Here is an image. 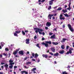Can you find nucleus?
I'll use <instances>...</instances> for the list:
<instances>
[{"instance_id": "ddd939ff", "label": "nucleus", "mask_w": 74, "mask_h": 74, "mask_svg": "<svg viewBox=\"0 0 74 74\" xmlns=\"http://www.w3.org/2000/svg\"><path fill=\"white\" fill-rule=\"evenodd\" d=\"M59 53L60 54H63L64 53V50H62L59 51Z\"/></svg>"}, {"instance_id": "a18cd8bd", "label": "nucleus", "mask_w": 74, "mask_h": 74, "mask_svg": "<svg viewBox=\"0 0 74 74\" xmlns=\"http://www.w3.org/2000/svg\"><path fill=\"white\" fill-rule=\"evenodd\" d=\"M71 1H70L69 2V6H70V5H71Z\"/></svg>"}, {"instance_id": "37998d69", "label": "nucleus", "mask_w": 74, "mask_h": 74, "mask_svg": "<svg viewBox=\"0 0 74 74\" xmlns=\"http://www.w3.org/2000/svg\"><path fill=\"white\" fill-rule=\"evenodd\" d=\"M49 54H51V56L54 55L53 53H52L49 52Z\"/></svg>"}, {"instance_id": "c9c22d12", "label": "nucleus", "mask_w": 74, "mask_h": 74, "mask_svg": "<svg viewBox=\"0 0 74 74\" xmlns=\"http://www.w3.org/2000/svg\"><path fill=\"white\" fill-rule=\"evenodd\" d=\"M51 8V6H50L48 8V10H50Z\"/></svg>"}, {"instance_id": "a19ab883", "label": "nucleus", "mask_w": 74, "mask_h": 74, "mask_svg": "<svg viewBox=\"0 0 74 74\" xmlns=\"http://www.w3.org/2000/svg\"><path fill=\"white\" fill-rule=\"evenodd\" d=\"M63 28H64L65 27V24H64L62 26Z\"/></svg>"}, {"instance_id": "5701e85b", "label": "nucleus", "mask_w": 74, "mask_h": 74, "mask_svg": "<svg viewBox=\"0 0 74 74\" xmlns=\"http://www.w3.org/2000/svg\"><path fill=\"white\" fill-rule=\"evenodd\" d=\"M35 58H37V57L38 56V55L37 53H35Z\"/></svg>"}, {"instance_id": "c85d7f7f", "label": "nucleus", "mask_w": 74, "mask_h": 74, "mask_svg": "<svg viewBox=\"0 0 74 74\" xmlns=\"http://www.w3.org/2000/svg\"><path fill=\"white\" fill-rule=\"evenodd\" d=\"M31 62H26V65H28L29 64H31Z\"/></svg>"}, {"instance_id": "a211bd4d", "label": "nucleus", "mask_w": 74, "mask_h": 74, "mask_svg": "<svg viewBox=\"0 0 74 74\" xmlns=\"http://www.w3.org/2000/svg\"><path fill=\"white\" fill-rule=\"evenodd\" d=\"M45 43H46L47 44H49L51 45V44H52V42H51V41H47L45 42Z\"/></svg>"}, {"instance_id": "f03ea898", "label": "nucleus", "mask_w": 74, "mask_h": 74, "mask_svg": "<svg viewBox=\"0 0 74 74\" xmlns=\"http://www.w3.org/2000/svg\"><path fill=\"white\" fill-rule=\"evenodd\" d=\"M4 66L5 67V70L8 71V65L7 64H5L4 65Z\"/></svg>"}, {"instance_id": "2f4dec72", "label": "nucleus", "mask_w": 74, "mask_h": 74, "mask_svg": "<svg viewBox=\"0 0 74 74\" xmlns=\"http://www.w3.org/2000/svg\"><path fill=\"white\" fill-rule=\"evenodd\" d=\"M69 8H67V10H70L71 9V7H70V6H69Z\"/></svg>"}, {"instance_id": "338daca9", "label": "nucleus", "mask_w": 74, "mask_h": 74, "mask_svg": "<svg viewBox=\"0 0 74 74\" xmlns=\"http://www.w3.org/2000/svg\"><path fill=\"white\" fill-rule=\"evenodd\" d=\"M42 34L43 36H44L45 35V33L44 32H42Z\"/></svg>"}, {"instance_id": "c756f323", "label": "nucleus", "mask_w": 74, "mask_h": 74, "mask_svg": "<svg viewBox=\"0 0 74 74\" xmlns=\"http://www.w3.org/2000/svg\"><path fill=\"white\" fill-rule=\"evenodd\" d=\"M14 36H16V37H18V35L16 34V33H14Z\"/></svg>"}, {"instance_id": "f257e3e1", "label": "nucleus", "mask_w": 74, "mask_h": 74, "mask_svg": "<svg viewBox=\"0 0 74 74\" xmlns=\"http://www.w3.org/2000/svg\"><path fill=\"white\" fill-rule=\"evenodd\" d=\"M34 29L36 30L35 32L36 33H37L40 32H40H42V31L43 30L42 29H40L37 28H35Z\"/></svg>"}, {"instance_id": "dca6fc26", "label": "nucleus", "mask_w": 74, "mask_h": 74, "mask_svg": "<svg viewBox=\"0 0 74 74\" xmlns=\"http://www.w3.org/2000/svg\"><path fill=\"white\" fill-rule=\"evenodd\" d=\"M42 56L43 57H44L45 58H48V55L47 54H43Z\"/></svg>"}, {"instance_id": "864d4df0", "label": "nucleus", "mask_w": 74, "mask_h": 74, "mask_svg": "<svg viewBox=\"0 0 74 74\" xmlns=\"http://www.w3.org/2000/svg\"><path fill=\"white\" fill-rule=\"evenodd\" d=\"M3 55H4V56H7V54H5V53H3Z\"/></svg>"}, {"instance_id": "72a5a7b5", "label": "nucleus", "mask_w": 74, "mask_h": 74, "mask_svg": "<svg viewBox=\"0 0 74 74\" xmlns=\"http://www.w3.org/2000/svg\"><path fill=\"white\" fill-rule=\"evenodd\" d=\"M22 34H23V36H25V32H24V31H22Z\"/></svg>"}, {"instance_id": "39448f33", "label": "nucleus", "mask_w": 74, "mask_h": 74, "mask_svg": "<svg viewBox=\"0 0 74 74\" xmlns=\"http://www.w3.org/2000/svg\"><path fill=\"white\" fill-rule=\"evenodd\" d=\"M62 17L63 15L61 14L60 16V19L61 20H64V19H65V18L64 17Z\"/></svg>"}, {"instance_id": "b1692460", "label": "nucleus", "mask_w": 74, "mask_h": 74, "mask_svg": "<svg viewBox=\"0 0 74 74\" xmlns=\"http://www.w3.org/2000/svg\"><path fill=\"white\" fill-rule=\"evenodd\" d=\"M68 26L69 29H70L71 28V26L70 24H68Z\"/></svg>"}, {"instance_id": "bb28decb", "label": "nucleus", "mask_w": 74, "mask_h": 74, "mask_svg": "<svg viewBox=\"0 0 74 74\" xmlns=\"http://www.w3.org/2000/svg\"><path fill=\"white\" fill-rule=\"evenodd\" d=\"M62 8L59 7L57 9V10L58 11H60L61 10H62Z\"/></svg>"}, {"instance_id": "49530a36", "label": "nucleus", "mask_w": 74, "mask_h": 74, "mask_svg": "<svg viewBox=\"0 0 74 74\" xmlns=\"http://www.w3.org/2000/svg\"><path fill=\"white\" fill-rule=\"evenodd\" d=\"M69 46H66V49H69Z\"/></svg>"}, {"instance_id": "774afa93", "label": "nucleus", "mask_w": 74, "mask_h": 74, "mask_svg": "<svg viewBox=\"0 0 74 74\" xmlns=\"http://www.w3.org/2000/svg\"><path fill=\"white\" fill-rule=\"evenodd\" d=\"M32 61H36V60H35V59H32Z\"/></svg>"}, {"instance_id": "7c9ffc66", "label": "nucleus", "mask_w": 74, "mask_h": 74, "mask_svg": "<svg viewBox=\"0 0 74 74\" xmlns=\"http://www.w3.org/2000/svg\"><path fill=\"white\" fill-rule=\"evenodd\" d=\"M64 15L65 16H67V17H69V16L67 14H64Z\"/></svg>"}, {"instance_id": "20e7f679", "label": "nucleus", "mask_w": 74, "mask_h": 74, "mask_svg": "<svg viewBox=\"0 0 74 74\" xmlns=\"http://www.w3.org/2000/svg\"><path fill=\"white\" fill-rule=\"evenodd\" d=\"M9 63H10L9 64L10 65H12V64H15L14 62H13V60H10L9 61Z\"/></svg>"}, {"instance_id": "4be33fe9", "label": "nucleus", "mask_w": 74, "mask_h": 74, "mask_svg": "<svg viewBox=\"0 0 74 74\" xmlns=\"http://www.w3.org/2000/svg\"><path fill=\"white\" fill-rule=\"evenodd\" d=\"M21 32V31H15V33H17V34H19V33H20Z\"/></svg>"}, {"instance_id": "7ed1b4c3", "label": "nucleus", "mask_w": 74, "mask_h": 74, "mask_svg": "<svg viewBox=\"0 0 74 74\" xmlns=\"http://www.w3.org/2000/svg\"><path fill=\"white\" fill-rule=\"evenodd\" d=\"M53 16V15L52 14H49L48 16V19H51L52 16Z\"/></svg>"}, {"instance_id": "6ab92c4d", "label": "nucleus", "mask_w": 74, "mask_h": 74, "mask_svg": "<svg viewBox=\"0 0 74 74\" xmlns=\"http://www.w3.org/2000/svg\"><path fill=\"white\" fill-rule=\"evenodd\" d=\"M59 56V53H56L54 54V56Z\"/></svg>"}, {"instance_id": "79ce46f5", "label": "nucleus", "mask_w": 74, "mask_h": 74, "mask_svg": "<svg viewBox=\"0 0 74 74\" xmlns=\"http://www.w3.org/2000/svg\"><path fill=\"white\" fill-rule=\"evenodd\" d=\"M36 46H37V47H38V48H40V47L39 46V44H37L36 45Z\"/></svg>"}, {"instance_id": "ea45409f", "label": "nucleus", "mask_w": 74, "mask_h": 74, "mask_svg": "<svg viewBox=\"0 0 74 74\" xmlns=\"http://www.w3.org/2000/svg\"><path fill=\"white\" fill-rule=\"evenodd\" d=\"M5 50L6 51H8L9 50L8 48H6L5 49Z\"/></svg>"}, {"instance_id": "1a4fd4ad", "label": "nucleus", "mask_w": 74, "mask_h": 74, "mask_svg": "<svg viewBox=\"0 0 74 74\" xmlns=\"http://www.w3.org/2000/svg\"><path fill=\"white\" fill-rule=\"evenodd\" d=\"M19 51V49H16L15 51H14L13 53V55H15L17 54V52Z\"/></svg>"}, {"instance_id": "8fccbe9b", "label": "nucleus", "mask_w": 74, "mask_h": 74, "mask_svg": "<svg viewBox=\"0 0 74 74\" xmlns=\"http://www.w3.org/2000/svg\"><path fill=\"white\" fill-rule=\"evenodd\" d=\"M45 1V0H42V1H41V2L42 3H43V2H44Z\"/></svg>"}, {"instance_id": "6e6d98bb", "label": "nucleus", "mask_w": 74, "mask_h": 74, "mask_svg": "<svg viewBox=\"0 0 74 74\" xmlns=\"http://www.w3.org/2000/svg\"><path fill=\"white\" fill-rule=\"evenodd\" d=\"M52 15H53V16H56V15H57V14H52Z\"/></svg>"}, {"instance_id": "680f3d73", "label": "nucleus", "mask_w": 74, "mask_h": 74, "mask_svg": "<svg viewBox=\"0 0 74 74\" xmlns=\"http://www.w3.org/2000/svg\"><path fill=\"white\" fill-rule=\"evenodd\" d=\"M39 34H42V33H41V32L40 31L39 32Z\"/></svg>"}, {"instance_id": "5fc2aeb1", "label": "nucleus", "mask_w": 74, "mask_h": 74, "mask_svg": "<svg viewBox=\"0 0 74 74\" xmlns=\"http://www.w3.org/2000/svg\"><path fill=\"white\" fill-rule=\"evenodd\" d=\"M2 57H3V55L0 54V58H2Z\"/></svg>"}, {"instance_id": "c03bdc74", "label": "nucleus", "mask_w": 74, "mask_h": 74, "mask_svg": "<svg viewBox=\"0 0 74 74\" xmlns=\"http://www.w3.org/2000/svg\"><path fill=\"white\" fill-rule=\"evenodd\" d=\"M49 36H51V35H52V34H53L51 32H50L49 33Z\"/></svg>"}, {"instance_id": "a878e982", "label": "nucleus", "mask_w": 74, "mask_h": 74, "mask_svg": "<svg viewBox=\"0 0 74 74\" xmlns=\"http://www.w3.org/2000/svg\"><path fill=\"white\" fill-rule=\"evenodd\" d=\"M36 69H37L36 68H34L32 69L31 71H34Z\"/></svg>"}, {"instance_id": "cd10ccee", "label": "nucleus", "mask_w": 74, "mask_h": 74, "mask_svg": "<svg viewBox=\"0 0 74 74\" xmlns=\"http://www.w3.org/2000/svg\"><path fill=\"white\" fill-rule=\"evenodd\" d=\"M61 47L62 49H64V45H62Z\"/></svg>"}, {"instance_id": "4d7b16f0", "label": "nucleus", "mask_w": 74, "mask_h": 74, "mask_svg": "<svg viewBox=\"0 0 74 74\" xmlns=\"http://www.w3.org/2000/svg\"><path fill=\"white\" fill-rule=\"evenodd\" d=\"M16 68H17V66H14V68L16 69Z\"/></svg>"}, {"instance_id": "bf43d9fd", "label": "nucleus", "mask_w": 74, "mask_h": 74, "mask_svg": "<svg viewBox=\"0 0 74 74\" xmlns=\"http://www.w3.org/2000/svg\"><path fill=\"white\" fill-rule=\"evenodd\" d=\"M73 47H74V42H73L72 43Z\"/></svg>"}, {"instance_id": "de8ad7c7", "label": "nucleus", "mask_w": 74, "mask_h": 74, "mask_svg": "<svg viewBox=\"0 0 74 74\" xmlns=\"http://www.w3.org/2000/svg\"><path fill=\"white\" fill-rule=\"evenodd\" d=\"M35 54L34 53H32V55L33 57H34V55Z\"/></svg>"}, {"instance_id": "f3484780", "label": "nucleus", "mask_w": 74, "mask_h": 74, "mask_svg": "<svg viewBox=\"0 0 74 74\" xmlns=\"http://www.w3.org/2000/svg\"><path fill=\"white\" fill-rule=\"evenodd\" d=\"M51 39L52 38H55V35L53 34V36H51L50 37Z\"/></svg>"}, {"instance_id": "473e14b6", "label": "nucleus", "mask_w": 74, "mask_h": 74, "mask_svg": "<svg viewBox=\"0 0 74 74\" xmlns=\"http://www.w3.org/2000/svg\"><path fill=\"white\" fill-rule=\"evenodd\" d=\"M12 67H13V66L12 65H10L9 66L10 69H12Z\"/></svg>"}, {"instance_id": "603ef678", "label": "nucleus", "mask_w": 74, "mask_h": 74, "mask_svg": "<svg viewBox=\"0 0 74 74\" xmlns=\"http://www.w3.org/2000/svg\"><path fill=\"white\" fill-rule=\"evenodd\" d=\"M45 29H46V30H47V29H48V27H45Z\"/></svg>"}, {"instance_id": "3c124183", "label": "nucleus", "mask_w": 74, "mask_h": 74, "mask_svg": "<svg viewBox=\"0 0 74 74\" xmlns=\"http://www.w3.org/2000/svg\"><path fill=\"white\" fill-rule=\"evenodd\" d=\"M45 40V38H42V41H43Z\"/></svg>"}, {"instance_id": "e433bc0d", "label": "nucleus", "mask_w": 74, "mask_h": 74, "mask_svg": "<svg viewBox=\"0 0 74 74\" xmlns=\"http://www.w3.org/2000/svg\"><path fill=\"white\" fill-rule=\"evenodd\" d=\"M29 57H25L24 59V60H27V58H29Z\"/></svg>"}, {"instance_id": "393cba45", "label": "nucleus", "mask_w": 74, "mask_h": 74, "mask_svg": "<svg viewBox=\"0 0 74 74\" xmlns=\"http://www.w3.org/2000/svg\"><path fill=\"white\" fill-rule=\"evenodd\" d=\"M62 74H68V72H66V71H62Z\"/></svg>"}, {"instance_id": "052dcab7", "label": "nucleus", "mask_w": 74, "mask_h": 74, "mask_svg": "<svg viewBox=\"0 0 74 74\" xmlns=\"http://www.w3.org/2000/svg\"><path fill=\"white\" fill-rule=\"evenodd\" d=\"M25 33H27V32H29V31L28 30H25Z\"/></svg>"}, {"instance_id": "09e8293b", "label": "nucleus", "mask_w": 74, "mask_h": 74, "mask_svg": "<svg viewBox=\"0 0 74 74\" xmlns=\"http://www.w3.org/2000/svg\"><path fill=\"white\" fill-rule=\"evenodd\" d=\"M34 39H36V38H37V36H34Z\"/></svg>"}, {"instance_id": "4c0bfd02", "label": "nucleus", "mask_w": 74, "mask_h": 74, "mask_svg": "<svg viewBox=\"0 0 74 74\" xmlns=\"http://www.w3.org/2000/svg\"><path fill=\"white\" fill-rule=\"evenodd\" d=\"M57 28H55L54 29H53V31H56V32H57Z\"/></svg>"}, {"instance_id": "412c9836", "label": "nucleus", "mask_w": 74, "mask_h": 74, "mask_svg": "<svg viewBox=\"0 0 74 74\" xmlns=\"http://www.w3.org/2000/svg\"><path fill=\"white\" fill-rule=\"evenodd\" d=\"M62 11L63 12H64V13H66V12H67V10H62Z\"/></svg>"}, {"instance_id": "2eb2a0df", "label": "nucleus", "mask_w": 74, "mask_h": 74, "mask_svg": "<svg viewBox=\"0 0 74 74\" xmlns=\"http://www.w3.org/2000/svg\"><path fill=\"white\" fill-rule=\"evenodd\" d=\"M52 44L53 45H58L59 44V43L58 42H52Z\"/></svg>"}, {"instance_id": "f704fd0d", "label": "nucleus", "mask_w": 74, "mask_h": 74, "mask_svg": "<svg viewBox=\"0 0 74 74\" xmlns=\"http://www.w3.org/2000/svg\"><path fill=\"white\" fill-rule=\"evenodd\" d=\"M69 29L70 31H71V32H73V29L71 28Z\"/></svg>"}, {"instance_id": "58836bf2", "label": "nucleus", "mask_w": 74, "mask_h": 74, "mask_svg": "<svg viewBox=\"0 0 74 74\" xmlns=\"http://www.w3.org/2000/svg\"><path fill=\"white\" fill-rule=\"evenodd\" d=\"M23 73H25V74H28V72L25 71H24L23 72Z\"/></svg>"}, {"instance_id": "9b49d317", "label": "nucleus", "mask_w": 74, "mask_h": 74, "mask_svg": "<svg viewBox=\"0 0 74 74\" xmlns=\"http://www.w3.org/2000/svg\"><path fill=\"white\" fill-rule=\"evenodd\" d=\"M18 53L20 55H23V54H24V53H23V51H19Z\"/></svg>"}, {"instance_id": "0e129e2a", "label": "nucleus", "mask_w": 74, "mask_h": 74, "mask_svg": "<svg viewBox=\"0 0 74 74\" xmlns=\"http://www.w3.org/2000/svg\"><path fill=\"white\" fill-rule=\"evenodd\" d=\"M5 63H1V64H2V65H3V64H4Z\"/></svg>"}, {"instance_id": "13d9d810", "label": "nucleus", "mask_w": 74, "mask_h": 74, "mask_svg": "<svg viewBox=\"0 0 74 74\" xmlns=\"http://www.w3.org/2000/svg\"><path fill=\"white\" fill-rule=\"evenodd\" d=\"M52 18L53 20V19H55V16H53Z\"/></svg>"}, {"instance_id": "69168bd1", "label": "nucleus", "mask_w": 74, "mask_h": 74, "mask_svg": "<svg viewBox=\"0 0 74 74\" xmlns=\"http://www.w3.org/2000/svg\"><path fill=\"white\" fill-rule=\"evenodd\" d=\"M0 74H3V72H0Z\"/></svg>"}, {"instance_id": "423d86ee", "label": "nucleus", "mask_w": 74, "mask_h": 74, "mask_svg": "<svg viewBox=\"0 0 74 74\" xmlns=\"http://www.w3.org/2000/svg\"><path fill=\"white\" fill-rule=\"evenodd\" d=\"M42 45H45V47H47V48L49 47V45H48L47 43H45L44 42H42Z\"/></svg>"}, {"instance_id": "0eeeda50", "label": "nucleus", "mask_w": 74, "mask_h": 74, "mask_svg": "<svg viewBox=\"0 0 74 74\" xmlns=\"http://www.w3.org/2000/svg\"><path fill=\"white\" fill-rule=\"evenodd\" d=\"M69 53H70V54H71V53H72V51H71V49H69V51H67L66 53V55H69Z\"/></svg>"}, {"instance_id": "9d476101", "label": "nucleus", "mask_w": 74, "mask_h": 74, "mask_svg": "<svg viewBox=\"0 0 74 74\" xmlns=\"http://www.w3.org/2000/svg\"><path fill=\"white\" fill-rule=\"evenodd\" d=\"M46 26H47V27H49V26H50L51 25V23L47 22L46 24Z\"/></svg>"}, {"instance_id": "4468645a", "label": "nucleus", "mask_w": 74, "mask_h": 74, "mask_svg": "<svg viewBox=\"0 0 74 74\" xmlns=\"http://www.w3.org/2000/svg\"><path fill=\"white\" fill-rule=\"evenodd\" d=\"M62 40H62L61 41V42H64L66 40H67V39L63 38H62Z\"/></svg>"}, {"instance_id": "f8f14e48", "label": "nucleus", "mask_w": 74, "mask_h": 74, "mask_svg": "<svg viewBox=\"0 0 74 74\" xmlns=\"http://www.w3.org/2000/svg\"><path fill=\"white\" fill-rule=\"evenodd\" d=\"M51 49L52 51L53 52H55V47H53L51 48Z\"/></svg>"}, {"instance_id": "aec40b11", "label": "nucleus", "mask_w": 74, "mask_h": 74, "mask_svg": "<svg viewBox=\"0 0 74 74\" xmlns=\"http://www.w3.org/2000/svg\"><path fill=\"white\" fill-rule=\"evenodd\" d=\"M49 4L50 5H52L53 4V1H50L49 2Z\"/></svg>"}, {"instance_id": "6e6552de", "label": "nucleus", "mask_w": 74, "mask_h": 74, "mask_svg": "<svg viewBox=\"0 0 74 74\" xmlns=\"http://www.w3.org/2000/svg\"><path fill=\"white\" fill-rule=\"evenodd\" d=\"M26 43L27 44H29L30 43V39H26Z\"/></svg>"}, {"instance_id": "e2e57ef3", "label": "nucleus", "mask_w": 74, "mask_h": 74, "mask_svg": "<svg viewBox=\"0 0 74 74\" xmlns=\"http://www.w3.org/2000/svg\"><path fill=\"white\" fill-rule=\"evenodd\" d=\"M40 62V60L39 59H38V62Z\"/></svg>"}]
</instances>
